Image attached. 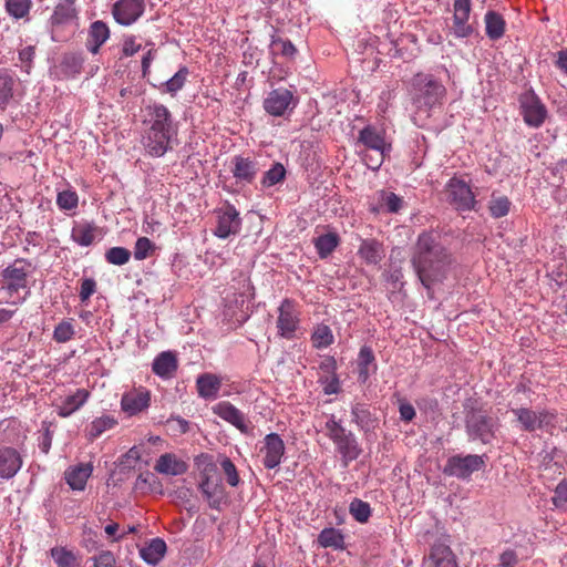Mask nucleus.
Returning a JSON list of instances; mask_svg holds the SVG:
<instances>
[{
  "instance_id": "1",
  "label": "nucleus",
  "mask_w": 567,
  "mask_h": 567,
  "mask_svg": "<svg viewBox=\"0 0 567 567\" xmlns=\"http://www.w3.org/2000/svg\"><path fill=\"white\" fill-rule=\"evenodd\" d=\"M410 261L420 282L431 290L447 278L454 258L437 233L422 231L413 246Z\"/></svg>"
},
{
  "instance_id": "2",
  "label": "nucleus",
  "mask_w": 567,
  "mask_h": 567,
  "mask_svg": "<svg viewBox=\"0 0 567 567\" xmlns=\"http://www.w3.org/2000/svg\"><path fill=\"white\" fill-rule=\"evenodd\" d=\"M446 87L432 74L417 73L411 81L410 95L414 106L413 122L420 127L426 124L431 112L441 107L446 97Z\"/></svg>"
},
{
  "instance_id": "3",
  "label": "nucleus",
  "mask_w": 567,
  "mask_h": 567,
  "mask_svg": "<svg viewBox=\"0 0 567 567\" xmlns=\"http://www.w3.org/2000/svg\"><path fill=\"white\" fill-rule=\"evenodd\" d=\"M34 270L32 262L25 258H18L1 271L2 286L0 287V303H10V299L27 289L29 293L28 278ZM25 300V297L19 301H11V305H18Z\"/></svg>"
},
{
  "instance_id": "4",
  "label": "nucleus",
  "mask_w": 567,
  "mask_h": 567,
  "mask_svg": "<svg viewBox=\"0 0 567 567\" xmlns=\"http://www.w3.org/2000/svg\"><path fill=\"white\" fill-rule=\"evenodd\" d=\"M355 145L364 148L360 154L368 168L373 171L380 168L391 150V145L385 142L384 133L372 125H367L359 132Z\"/></svg>"
},
{
  "instance_id": "5",
  "label": "nucleus",
  "mask_w": 567,
  "mask_h": 567,
  "mask_svg": "<svg viewBox=\"0 0 567 567\" xmlns=\"http://www.w3.org/2000/svg\"><path fill=\"white\" fill-rule=\"evenodd\" d=\"M326 435L333 442L336 451L341 456V462L344 467L355 461L362 453V447L359 444L355 435L347 430L340 421H337L334 415H331L324 425Z\"/></svg>"
},
{
  "instance_id": "6",
  "label": "nucleus",
  "mask_w": 567,
  "mask_h": 567,
  "mask_svg": "<svg viewBox=\"0 0 567 567\" xmlns=\"http://www.w3.org/2000/svg\"><path fill=\"white\" fill-rule=\"evenodd\" d=\"M465 426L471 440L488 444L495 437L496 423L483 409L471 408L466 411Z\"/></svg>"
},
{
  "instance_id": "7",
  "label": "nucleus",
  "mask_w": 567,
  "mask_h": 567,
  "mask_svg": "<svg viewBox=\"0 0 567 567\" xmlns=\"http://www.w3.org/2000/svg\"><path fill=\"white\" fill-rule=\"evenodd\" d=\"M518 103L520 115L527 126L538 128L545 123L548 111L534 90L529 89L522 93Z\"/></svg>"
},
{
  "instance_id": "8",
  "label": "nucleus",
  "mask_w": 567,
  "mask_h": 567,
  "mask_svg": "<svg viewBox=\"0 0 567 567\" xmlns=\"http://www.w3.org/2000/svg\"><path fill=\"white\" fill-rule=\"evenodd\" d=\"M512 413L516 416L523 431L535 432L536 430L555 427L556 414L553 411L546 409L534 411L528 408H517L512 409Z\"/></svg>"
},
{
  "instance_id": "9",
  "label": "nucleus",
  "mask_w": 567,
  "mask_h": 567,
  "mask_svg": "<svg viewBox=\"0 0 567 567\" xmlns=\"http://www.w3.org/2000/svg\"><path fill=\"white\" fill-rule=\"evenodd\" d=\"M216 217V227L214 235L220 239L239 234L241 230V218L239 212L234 205L226 202L223 206L214 210Z\"/></svg>"
},
{
  "instance_id": "10",
  "label": "nucleus",
  "mask_w": 567,
  "mask_h": 567,
  "mask_svg": "<svg viewBox=\"0 0 567 567\" xmlns=\"http://www.w3.org/2000/svg\"><path fill=\"white\" fill-rule=\"evenodd\" d=\"M300 324V312L297 306L291 299H284L278 307L277 317V329L279 337L291 340L296 337V333Z\"/></svg>"
},
{
  "instance_id": "11",
  "label": "nucleus",
  "mask_w": 567,
  "mask_h": 567,
  "mask_svg": "<svg viewBox=\"0 0 567 567\" xmlns=\"http://www.w3.org/2000/svg\"><path fill=\"white\" fill-rule=\"evenodd\" d=\"M145 130L177 133L171 111L161 103H152L145 106Z\"/></svg>"
},
{
  "instance_id": "12",
  "label": "nucleus",
  "mask_w": 567,
  "mask_h": 567,
  "mask_svg": "<svg viewBox=\"0 0 567 567\" xmlns=\"http://www.w3.org/2000/svg\"><path fill=\"white\" fill-rule=\"evenodd\" d=\"M485 466L483 456L476 454H468L465 456L454 455L451 456L444 467V473L450 476L458 478H467L474 472L480 471Z\"/></svg>"
},
{
  "instance_id": "13",
  "label": "nucleus",
  "mask_w": 567,
  "mask_h": 567,
  "mask_svg": "<svg viewBox=\"0 0 567 567\" xmlns=\"http://www.w3.org/2000/svg\"><path fill=\"white\" fill-rule=\"evenodd\" d=\"M447 200L457 210H471L475 205V196L471 187L457 177L451 178L445 187Z\"/></svg>"
},
{
  "instance_id": "14",
  "label": "nucleus",
  "mask_w": 567,
  "mask_h": 567,
  "mask_svg": "<svg viewBox=\"0 0 567 567\" xmlns=\"http://www.w3.org/2000/svg\"><path fill=\"white\" fill-rule=\"evenodd\" d=\"M151 392L146 388H133L125 392L121 399V409L128 416L136 415L148 409Z\"/></svg>"
},
{
  "instance_id": "15",
  "label": "nucleus",
  "mask_w": 567,
  "mask_h": 567,
  "mask_svg": "<svg viewBox=\"0 0 567 567\" xmlns=\"http://www.w3.org/2000/svg\"><path fill=\"white\" fill-rule=\"evenodd\" d=\"M471 9V0L454 1L451 31L456 38H467L473 33V27L468 23Z\"/></svg>"
},
{
  "instance_id": "16",
  "label": "nucleus",
  "mask_w": 567,
  "mask_h": 567,
  "mask_svg": "<svg viewBox=\"0 0 567 567\" xmlns=\"http://www.w3.org/2000/svg\"><path fill=\"white\" fill-rule=\"evenodd\" d=\"M264 455L262 464L266 468L272 470L280 465L285 455V443L277 433H269L264 439V445L260 449Z\"/></svg>"
},
{
  "instance_id": "17",
  "label": "nucleus",
  "mask_w": 567,
  "mask_h": 567,
  "mask_svg": "<svg viewBox=\"0 0 567 567\" xmlns=\"http://www.w3.org/2000/svg\"><path fill=\"white\" fill-rule=\"evenodd\" d=\"M213 412L224 421L230 423L241 433H249L252 427L245 414L228 401H221L213 406Z\"/></svg>"
},
{
  "instance_id": "18",
  "label": "nucleus",
  "mask_w": 567,
  "mask_h": 567,
  "mask_svg": "<svg viewBox=\"0 0 567 567\" xmlns=\"http://www.w3.org/2000/svg\"><path fill=\"white\" fill-rule=\"evenodd\" d=\"M144 8V0H118L114 3L112 13L120 24L130 25L143 14Z\"/></svg>"
},
{
  "instance_id": "19",
  "label": "nucleus",
  "mask_w": 567,
  "mask_h": 567,
  "mask_svg": "<svg viewBox=\"0 0 567 567\" xmlns=\"http://www.w3.org/2000/svg\"><path fill=\"white\" fill-rule=\"evenodd\" d=\"M177 133H166L145 130L142 138L146 153L154 157L163 156L171 150V142Z\"/></svg>"
},
{
  "instance_id": "20",
  "label": "nucleus",
  "mask_w": 567,
  "mask_h": 567,
  "mask_svg": "<svg viewBox=\"0 0 567 567\" xmlns=\"http://www.w3.org/2000/svg\"><path fill=\"white\" fill-rule=\"evenodd\" d=\"M293 95L288 89H276L271 91L264 101L265 111L274 116H281L287 111Z\"/></svg>"
},
{
  "instance_id": "21",
  "label": "nucleus",
  "mask_w": 567,
  "mask_h": 567,
  "mask_svg": "<svg viewBox=\"0 0 567 567\" xmlns=\"http://www.w3.org/2000/svg\"><path fill=\"white\" fill-rule=\"evenodd\" d=\"M424 567H458V565L450 546L443 543H435L424 560Z\"/></svg>"
},
{
  "instance_id": "22",
  "label": "nucleus",
  "mask_w": 567,
  "mask_h": 567,
  "mask_svg": "<svg viewBox=\"0 0 567 567\" xmlns=\"http://www.w3.org/2000/svg\"><path fill=\"white\" fill-rule=\"evenodd\" d=\"M22 463V457L14 447H0V478H12L21 468Z\"/></svg>"
},
{
  "instance_id": "23",
  "label": "nucleus",
  "mask_w": 567,
  "mask_h": 567,
  "mask_svg": "<svg viewBox=\"0 0 567 567\" xmlns=\"http://www.w3.org/2000/svg\"><path fill=\"white\" fill-rule=\"evenodd\" d=\"M231 173L238 182L251 184L258 173L257 162L249 157L235 156L233 158Z\"/></svg>"
},
{
  "instance_id": "24",
  "label": "nucleus",
  "mask_w": 567,
  "mask_h": 567,
  "mask_svg": "<svg viewBox=\"0 0 567 567\" xmlns=\"http://www.w3.org/2000/svg\"><path fill=\"white\" fill-rule=\"evenodd\" d=\"M221 388V379L214 373H202L196 379V389L198 396L204 400H215L218 398Z\"/></svg>"
},
{
  "instance_id": "25",
  "label": "nucleus",
  "mask_w": 567,
  "mask_h": 567,
  "mask_svg": "<svg viewBox=\"0 0 567 567\" xmlns=\"http://www.w3.org/2000/svg\"><path fill=\"white\" fill-rule=\"evenodd\" d=\"M154 470L161 474L177 476L187 472L188 465L173 453L162 454Z\"/></svg>"
},
{
  "instance_id": "26",
  "label": "nucleus",
  "mask_w": 567,
  "mask_h": 567,
  "mask_svg": "<svg viewBox=\"0 0 567 567\" xmlns=\"http://www.w3.org/2000/svg\"><path fill=\"white\" fill-rule=\"evenodd\" d=\"M92 472L93 466L90 463H82L65 471V481L73 491H83Z\"/></svg>"
},
{
  "instance_id": "27",
  "label": "nucleus",
  "mask_w": 567,
  "mask_h": 567,
  "mask_svg": "<svg viewBox=\"0 0 567 567\" xmlns=\"http://www.w3.org/2000/svg\"><path fill=\"white\" fill-rule=\"evenodd\" d=\"M178 368V361L174 352L164 351L161 352L153 361V372L163 378L169 379L174 375Z\"/></svg>"
},
{
  "instance_id": "28",
  "label": "nucleus",
  "mask_w": 567,
  "mask_h": 567,
  "mask_svg": "<svg viewBox=\"0 0 567 567\" xmlns=\"http://www.w3.org/2000/svg\"><path fill=\"white\" fill-rule=\"evenodd\" d=\"M90 396V392L85 389H78L73 394L64 398L56 405L59 416L68 417L83 406Z\"/></svg>"
},
{
  "instance_id": "29",
  "label": "nucleus",
  "mask_w": 567,
  "mask_h": 567,
  "mask_svg": "<svg viewBox=\"0 0 567 567\" xmlns=\"http://www.w3.org/2000/svg\"><path fill=\"white\" fill-rule=\"evenodd\" d=\"M110 38V29L101 20L94 21L91 23L89 29V37L86 42L87 50L96 54L100 51V48Z\"/></svg>"
},
{
  "instance_id": "30",
  "label": "nucleus",
  "mask_w": 567,
  "mask_h": 567,
  "mask_svg": "<svg viewBox=\"0 0 567 567\" xmlns=\"http://www.w3.org/2000/svg\"><path fill=\"white\" fill-rule=\"evenodd\" d=\"M358 255L368 264L377 265L384 257L383 245L375 239H363Z\"/></svg>"
},
{
  "instance_id": "31",
  "label": "nucleus",
  "mask_w": 567,
  "mask_h": 567,
  "mask_svg": "<svg viewBox=\"0 0 567 567\" xmlns=\"http://www.w3.org/2000/svg\"><path fill=\"white\" fill-rule=\"evenodd\" d=\"M484 20L486 35L491 40H498L504 35L506 22L499 13L495 11H487Z\"/></svg>"
},
{
  "instance_id": "32",
  "label": "nucleus",
  "mask_w": 567,
  "mask_h": 567,
  "mask_svg": "<svg viewBox=\"0 0 567 567\" xmlns=\"http://www.w3.org/2000/svg\"><path fill=\"white\" fill-rule=\"evenodd\" d=\"M374 360H375V358H374L373 351L370 347H362L360 349L359 358H358L359 381L364 383L369 379L371 371L374 372L377 370Z\"/></svg>"
},
{
  "instance_id": "33",
  "label": "nucleus",
  "mask_w": 567,
  "mask_h": 567,
  "mask_svg": "<svg viewBox=\"0 0 567 567\" xmlns=\"http://www.w3.org/2000/svg\"><path fill=\"white\" fill-rule=\"evenodd\" d=\"M166 544L161 538H154L140 549L141 557L148 564H157L165 555Z\"/></svg>"
},
{
  "instance_id": "34",
  "label": "nucleus",
  "mask_w": 567,
  "mask_h": 567,
  "mask_svg": "<svg viewBox=\"0 0 567 567\" xmlns=\"http://www.w3.org/2000/svg\"><path fill=\"white\" fill-rule=\"evenodd\" d=\"M318 544L323 548L343 549L344 537L342 533L333 527L324 528L318 535Z\"/></svg>"
},
{
  "instance_id": "35",
  "label": "nucleus",
  "mask_w": 567,
  "mask_h": 567,
  "mask_svg": "<svg viewBox=\"0 0 567 567\" xmlns=\"http://www.w3.org/2000/svg\"><path fill=\"white\" fill-rule=\"evenodd\" d=\"M339 243L340 238L336 233H328L313 239L315 247L321 259L330 256Z\"/></svg>"
},
{
  "instance_id": "36",
  "label": "nucleus",
  "mask_w": 567,
  "mask_h": 567,
  "mask_svg": "<svg viewBox=\"0 0 567 567\" xmlns=\"http://www.w3.org/2000/svg\"><path fill=\"white\" fill-rule=\"evenodd\" d=\"M96 227L84 223L73 227L71 237L80 246L87 247L95 240Z\"/></svg>"
},
{
  "instance_id": "37",
  "label": "nucleus",
  "mask_w": 567,
  "mask_h": 567,
  "mask_svg": "<svg viewBox=\"0 0 567 567\" xmlns=\"http://www.w3.org/2000/svg\"><path fill=\"white\" fill-rule=\"evenodd\" d=\"M352 422L358 425L362 431H369L375 427V419L372 417L370 411L364 404L357 403L351 410Z\"/></svg>"
},
{
  "instance_id": "38",
  "label": "nucleus",
  "mask_w": 567,
  "mask_h": 567,
  "mask_svg": "<svg viewBox=\"0 0 567 567\" xmlns=\"http://www.w3.org/2000/svg\"><path fill=\"white\" fill-rule=\"evenodd\" d=\"M76 18V10L73 4L59 3L51 16L52 25H62Z\"/></svg>"
},
{
  "instance_id": "39",
  "label": "nucleus",
  "mask_w": 567,
  "mask_h": 567,
  "mask_svg": "<svg viewBox=\"0 0 567 567\" xmlns=\"http://www.w3.org/2000/svg\"><path fill=\"white\" fill-rule=\"evenodd\" d=\"M84 56L81 53H65L62 58L61 66L66 75H78L82 72Z\"/></svg>"
},
{
  "instance_id": "40",
  "label": "nucleus",
  "mask_w": 567,
  "mask_h": 567,
  "mask_svg": "<svg viewBox=\"0 0 567 567\" xmlns=\"http://www.w3.org/2000/svg\"><path fill=\"white\" fill-rule=\"evenodd\" d=\"M51 557L54 559L58 567H79V560L76 556L68 550L65 547H53L50 550Z\"/></svg>"
},
{
  "instance_id": "41",
  "label": "nucleus",
  "mask_w": 567,
  "mask_h": 567,
  "mask_svg": "<svg viewBox=\"0 0 567 567\" xmlns=\"http://www.w3.org/2000/svg\"><path fill=\"white\" fill-rule=\"evenodd\" d=\"M349 513L358 523L364 524L371 517L372 509L369 503L353 498L349 505Z\"/></svg>"
},
{
  "instance_id": "42",
  "label": "nucleus",
  "mask_w": 567,
  "mask_h": 567,
  "mask_svg": "<svg viewBox=\"0 0 567 567\" xmlns=\"http://www.w3.org/2000/svg\"><path fill=\"white\" fill-rule=\"evenodd\" d=\"M311 341L315 348H327L333 342V334L327 324H318L312 334Z\"/></svg>"
},
{
  "instance_id": "43",
  "label": "nucleus",
  "mask_w": 567,
  "mask_h": 567,
  "mask_svg": "<svg viewBox=\"0 0 567 567\" xmlns=\"http://www.w3.org/2000/svg\"><path fill=\"white\" fill-rule=\"evenodd\" d=\"M31 6V0H6V10L14 19L28 18Z\"/></svg>"
},
{
  "instance_id": "44",
  "label": "nucleus",
  "mask_w": 567,
  "mask_h": 567,
  "mask_svg": "<svg viewBox=\"0 0 567 567\" xmlns=\"http://www.w3.org/2000/svg\"><path fill=\"white\" fill-rule=\"evenodd\" d=\"M188 74V69L186 66H182L169 80L164 83V91L174 96L185 85Z\"/></svg>"
},
{
  "instance_id": "45",
  "label": "nucleus",
  "mask_w": 567,
  "mask_h": 567,
  "mask_svg": "<svg viewBox=\"0 0 567 567\" xmlns=\"http://www.w3.org/2000/svg\"><path fill=\"white\" fill-rule=\"evenodd\" d=\"M270 50L274 54H280L285 58H293L297 53L296 47L288 39H282L280 37H272L270 43Z\"/></svg>"
},
{
  "instance_id": "46",
  "label": "nucleus",
  "mask_w": 567,
  "mask_h": 567,
  "mask_svg": "<svg viewBox=\"0 0 567 567\" xmlns=\"http://www.w3.org/2000/svg\"><path fill=\"white\" fill-rule=\"evenodd\" d=\"M116 420L111 415H103L93 420L90 424L89 436L91 440L99 437L106 430L112 429Z\"/></svg>"
},
{
  "instance_id": "47",
  "label": "nucleus",
  "mask_w": 567,
  "mask_h": 567,
  "mask_svg": "<svg viewBox=\"0 0 567 567\" xmlns=\"http://www.w3.org/2000/svg\"><path fill=\"white\" fill-rule=\"evenodd\" d=\"M511 202L506 196L492 195L489 200L488 209L494 218H501L509 213Z\"/></svg>"
},
{
  "instance_id": "48",
  "label": "nucleus",
  "mask_w": 567,
  "mask_h": 567,
  "mask_svg": "<svg viewBox=\"0 0 567 567\" xmlns=\"http://www.w3.org/2000/svg\"><path fill=\"white\" fill-rule=\"evenodd\" d=\"M286 177V169L284 167L282 164L280 163H276L272 165V167L270 169H268L262 179H261V184L265 186V187H270V186H274L280 182H282Z\"/></svg>"
},
{
  "instance_id": "49",
  "label": "nucleus",
  "mask_w": 567,
  "mask_h": 567,
  "mask_svg": "<svg viewBox=\"0 0 567 567\" xmlns=\"http://www.w3.org/2000/svg\"><path fill=\"white\" fill-rule=\"evenodd\" d=\"M56 205L61 210H73L79 205V196L76 192L66 189L59 192L56 195Z\"/></svg>"
},
{
  "instance_id": "50",
  "label": "nucleus",
  "mask_w": 567,
  "mask_h": 567,
  "mask_svg": "<svg viewBox=\"0 0 567 567\" xmlns=\"http://www.w3.org/2000/svg\"><path fill=\"white\" fill-rule=\"evenodd\" d=\"M195 465L200 472L202 478H212L217 471L213 457L208 454H200L195 458Z\"/></svg>"
},
{
  "instance_id": "51",
  "label": "nucleus",
  "mask_w": 567,
  "mask_h": 567,
  "mask_svg": "<svg viewBox=\"0 0 567 567\" xmlns=\"http://www.w3.org/2000/svg\"><path fill=\"white\" fill-rule=\"evenodd\" d=\"M130 258L131 251L124 247H112L105 252V259L111 265H125Z\"/></svg>"
},
{
  "instance_id": "52",
  "label": "nucleus",
  "mask_w": 567,
  "mask_h": 567,
  "mask_svg": "<svg viewBox=\"0 0 567 567\" xmlns=\"http://www.w3.org/2000/svg\"><path fill=\"white\" fill-rule=\"evenodd\" d=\"M154 243L147 237H140L134 246V258L144 260L155 251Z\"/></svg>"
},
{
  "instance_id": "53",
  "label": "nucleus",
  "mask_w": 567,
  "mask_h": 567,
  "mask_svg": "<svg viewBox=\"0 0 567 567\" xmlns=\"http://www.w3.org/2000/svg\"><path fill=\"white\" fill-rule=\"evenodd\" d=\"M75 334L74 327L70 320L61 321L53 331V339L59 343H65L73 339Z\"/></svg>"
},
{
  "instance_id": "54",
  "label": "nucleus",
  "mask_w": 567,
  "mask_h": 567,
  "mask_svg": "<svg viewBox=\"0 0 567 567\" xmlns=\"http://www.w3.org/2000/svg\"><path fill=\"white\" fill-rule=\"evenodd\" d=\"M220 466L226 476L227 483L230 486L236 487L240 482V477L235 464L231 462L230 458L223 456L220 461Z\"/></svg>"
},
{
  "instance_id": "55",
  "label": "nucleus",
  "mask_w": 567,
  "mask_h": 567,
  "mask_svg": "<svg viewBox=\"0 0 567 567\" xmlns=\"http://www.w3.org/2000/svg\"><path fill=\"white\" fill-rule=\"evenodd\" d=\"M318 382L322 385L324 394H337L341 390L336 372L328 375H319Z\"/></svg>"
},
{
  "instance_id": "56",
  "label": "nucleus",
  "mask_w": 567,
  "mask_h": 567,
  "mask_svg": "<svg viewBox=\"0 0 567 567\" xmlns=\"http://www.w3.org/2000/svg\"><path fill=\"white\" fill-rule=\"evenodd\" d=\"M522 560L515 549L507 548L499 554L497 567H518Z\"/></svg>"
},
{
  "instance_id": "57",
  "label": "nucleus",
  "mask_w": 567,
  "mask_h": 567,
  "mask_svg": "<svg viewBox=\"0 0 567 567\" xmlns=\"http://www.w3.org/2000/svg\"><path fill=\"white\" fill-rule=\"evenodd\" d=\"M13 79L7 73H0V104L12 97Z\"/></svg>"
},
{
  "instance_id": "58",
  "label": "nucleus",
  "mask_w": 567,
  "mask_h": 567,
  "mask_svg": "<svg viewBox=\"0 0 567 567\" xmlns=\"http://www.w3.org/2000/svg\"><path fill=\"white\" fill-rule=\"evenodd\" d=\"M93 567H115L116 560L112 551L105 550L93 558Z\"/></svg>"
},
{
  "instance_id": "59",
  "label": "nucleus",
  "mask_w": 567,
  "mask_h": 567,
  "mask_svg": "<svg viewBox=\"0 0 567 567\" xmlns=\"http://www.w3.org/2000/svg\"><path fill=\"white\" fill-rule=\"evenodd\" d=\"M96 291V281L92 278H85L81 282L80 299L86 301Z\"/></svg>"
},
{
  "instance_id": "60",
  "label": "nucleus",
  "mask_w": 567,
  "mask_h": 567,
  "mask_svg": "<svg viewBox=\"0 0 567 567\" xmlns=\"http://www.w3.org/2000/svg\"><path fill=\"white\" fill-rule=\"evenodd\" d=\"M553 503L556 507L567 505V482L559 483L555 489Z\"/></svg>"
},
{
  "instance_id": "61",
  "label": "nucleus",
  "mask_w": 567,
  "mask_h": 567,
  "mask_svg": "<svg viewBox=\"0 0 567 567\" xmlns=\"http://www.w3.org/2000/svg\"><path fill=\"white\" fill-rule=\"evenodd\" d=\"M383 202L390 213H396L402 206V199L394 193H385Z\"/></svg>"
},
{
  "instance_id": "62",
  "label": "nucleus",
  "mask_w": 567,
  "mask_h": 567,
  "mask_svg": "<svg viewBox=\"0 0 567 567\" xmlns=\"http://www.w3.org/2000/svg\"><path fill=\"white\" fill-rule=\"evenodd\" d=\"M142 45L136 43L135 37H127L124 39L122 53L124 56H132L141 50Z\"/></svg>"
},
{
  "instance_id": "63",
  "label": "nucleus",
  "mask_w": 567,
  "mask_h": 567,
  "mask_svg": "<svg viewBox=\"0 0 567 567\" xmlns=\"http://www.w3.org/2000/svg\"><path fill=\"white\" fill-rule=\"evenodd\" d=\"M400 417L404 422H411L415 417V409L409 402L401 401L399 405Z\"/></svg>"
},
{
  "instance_id": "64",
  "label": "nucleus",
  "mask_w": 567,
  "mask_h": 567,
  "mask_svg": "<svg viewBox=\"0 0 567 567\" xmlns=\"http://www.w3.org/2000/svg\"><path fill=\"white\" fill-rule=\"evenodd\" d=\"M321 371L320 375H328L334 373L337 370V362L333 357H327L319 365Z\"/></svg>"
}]
</instances>
